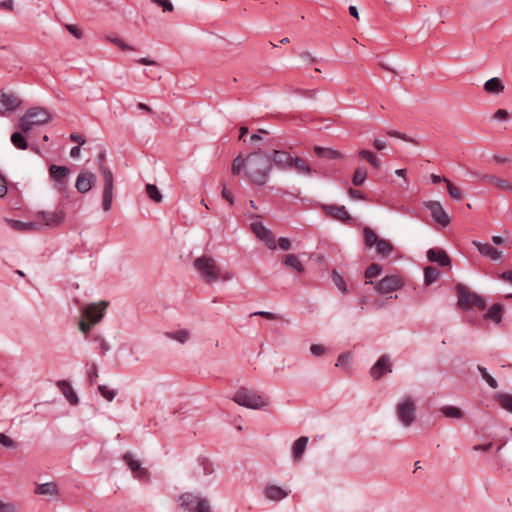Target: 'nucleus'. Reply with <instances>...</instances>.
<instances>
[{
    "instance_id": "nucleus-1",
    "label": "nucleus",
    "mask_w": 512,
    "mask_h": 512,
    "mask_svg": "<svg viewBox=\"0 0 512 512\" xmlns=\"http://www.w3.org/2000/svg\"><path fill=\"white\" fill-rule=\"evenodd\" d=\"M246 161L247 169L245 175L250 183L264 186L268 182L271 172V161H269L267 152L258 148L257 151L247 155Z\"/></svg>"
},
{
    "instance_id": "nucleus-2",
    "label": "nucleus",
    "mask_w": 512,
    "mask_h": 512,
    "mask_svg": "<svg viewBox=\"0 0 512 512\" xmlns=\"http://www.w3.org/2000/svg\"><path fill=\"white\" fill-rule=\"evenodd\" d=\"M194 268L199 272L202 280L206 284H213L218 280L228 281L232 278L229 272H222L216 261L207 255L196 258L193 262Z\"/></svg>"
},
{
    "instance_id": "nucleus-3",
    "label": "nucleus",
    "mask_w": 512,
    "mask_h": 512,
    "mask_svg": "<svg viewBox=\"0 0 512 512\" xmlns=\"http://www.w3.org/2000/svg\"><path fill=\"white\" fill-rule=\"evenodd\" d=\"M105 157L106 154L102 151L97 155L96 161L104 180L102 208L104 211H109L113 201L114 177L110 168L104 165Z\"/></svg>"
},
{
    "instance_id": "nucleus-4",
    "label": "nucleus",
    "mask_w": 512,
    "mask_h": 512,
    "mask_svg": "<svg viewBox=\"0 0 512 512\" xmlns=\"http://www.w3.org/2000/svg\"><path fill=\"white\" fill-rule=\"evenodd\" d=\"M456 293L458 297L457 305L463 311H468L473 307L479 310L486 308V300L483 296L472 292L467 286L462 283L456 285Z\"/></svg>"
},
{
    "instance_id": "nucleus-5",
    "label": "nucleus",
    "mask_w": 512,
    "mask_h": 512,
    "mask_svg": "<svg viewBox=\"0 0 512 512\" xmlns=\"http://www.w3.org/2000/svg\"><path fill=\"white\" fill-rule=\"evenodd\" d=\"M51 114L42 107H32L19 119L18 128L28 133L33 126H38L50 122Z\"/></svg>"
},
{
    "instance_id": "nucleus-6",
    "label": "nucleus",
    "mask_w": 512,
    "mask_h": 512,
    "mask_svg": "<svg viewBox=\"0 0 512 512\" xmlns=\"http://www.w3.org/2000/svg\"><path fill=\"white\" fill-rule=\"evenodd\" d=\"M233 401L240 406L250 409H261L268 404V400L256 391L241 387L233 396Z\"/></svg>"
},
{
    "instance_id": "nucleus-7",
    "label": "nucleus",
    "mask_w": 512,
    "mask_h": 512,
    "mask_svg": "<svg viewBox=\"0 0 512 512\" xmlns=\"http://www.w3.org/2000/svg\"><path fill=\"white\" fill-rule=\"evenodd\" d=\"M178 505L187 512H212L209 501L191 492H184L178 497Z\"/></svg>"
},
{
    "instance_id": "nucleus-8",
    "label": "nucleus",
    "mask_w": 512,
    "mask_h": 512,
    "mask_svg": "<svg viewBox=\"0 0 512 512\" xmlns=\"http://www.w3.org/2000/svg\"><path fill=\"white\" fill-rule=\"evenodd\" d=\"M396 414L399 421L405 427L412 425L416 418V405L412 397H403V399L396 406Z\"/></svg>"
},
{
    "instance_id": "nucleus-9",
    "label": "nucleus",
    "mask_w": 512,
    "mask_h": 512,
    "mask_svg": "<svg viewBox=\"0 0 512 512\" xmlns=\"http://www.w3.org/2000/svg\"><path fill=\"white\" fill-rule=\"evenodd\" d=\"M404 286V280L401 276L393 274L387 275L375 284V290L378 294H388L400 290Z\"/></svg>"
},
{
    "instance_id": "nucleus-10",
    "label": "nucleus",
    "mask_w": 512,
    "mask_h": 512,
    "mask_svg": "<svg viewBox=\"0 0 512 512\" xmlns=\"http://www.w3.org/2000/svg\"><path fill=\"white\" fill-rule=\"evenodd\" d=\"M69 174L70 169L66 166L52 164L49 167V176L55 182L56 188L61 193H66L67 177Z\"/></svg>"
},
{
    "instance_id": "nucleus-11",
    "label": "nucleus",
    "mask_w": 512,
    "mask_h": 512,
    "mask_svg": "<svg viewBox=\"0 0 512 512\" xmlns=\"http://www.w3.org/2000/svg\"><path fill=\"white\" fill-rule=\"evenodd\" d=\"M423 207L427 209L433 220L440 225L446 227L450 224L451 219L448 214L445 212L442 204L439 201H424Z\"/></svg>"
},
{
    "instance_id": "nucleus-12",
    "label": "nucleus",
    "mask_w": 512,
    "mask_h": 512,
    "mask_svg": "<svg viewBox=\"0 0 512 512\" xmlns=\"http://www.w3.org/2000/svg\"><path fill=\"white\" fill-rule=\"evenodd\" d=\"M269 161H271V168L275 166L279 170L287 171L292 169L293 156L287 151L274 149L272 152L267 153Z\"/></svg>"
},
{
    "instance_id": "nucleus-13",
    "label": "nucleus",
    "mask_w": 512,
    "mask_h": 512,
    "mask_svg": "<svg viewBox=\"0 0 512 512\" xmlns=\"http://www.w3.org/2000/svg\"><path fill=\"white\" fill-rule=\"evenodd\" d=\"M322 210L327 217L341 221L345 224H349L352 220L351 215L343 205L326 204L322 206Z\"/></svg>"
},
{
    "instance_id": "nucleus-14",
    "label": "nucleus",
    "mask_w": 512,
    "mask_h": 512,
    "mask_svg": "<svg viewBox=\"0 0 512 512\" xmlns=\"http://www.w3.org/2000/svg\"><path fill=\"white\" fill-rule=\"evenodd\" d=\"M22 101L13 92H2L0 94V116L5 115L7 112L15 111L20 107Z\"/></svg>"
},
{
    "instance_id": "nucleus-15",
    "label": "nucleus",
    "mask_w": 512,
    "mask_h": 512,
    "mask_svg": "<svg viewBox=\"0 0 512 512\" xmlns=\"http://www.w3.org/2000/svg\"><path fill=\"white\" fill-rule=\"evenodd\" d=\"M97 177L88 170H82L76 179L75 187L81 194L89 192L96 184Z\"/></svg>"
},
{
    "instance_id": "nucleus-16",
    "label": "nucleus",
    "mask_w": 512,
    "mask_h": 512,
    "mask_svg": "<svg viewBox=\"0 0 512 512\" xmlns=\"http://www.w3.org/2000/svg\"><path fill=\"white\" fill-rule=\"evenodd\" d=\"M251 229L254 234L265 243V245L271 249H276V241L274 234L267 229L261 222H255L251 224Z\"/></svg>"
},
{
    "instance_id": "nucleus-17",
    "label": "nucleus",
    "mask_w": 512,
    "mask_h": 512,
    "mask_svg": "<svg viewBox=\"0 0 512 512\" xmlns=\"http://www.w3.org/2000/svg\"><path fill=\"white\" fill-rule=\"evenodd\" d=\"M392 372L390 357L386 354L379 357L370 369V375L374 380H379L386 373Z\"/></svg>"
},
{
    "instance_id": "nucleus-18",
    "label": "nucleus",
    "mask_w": 512,
    "mask_h": 512,
    "mask_svg": "<svg viewBox=\"0 0 512 512\" xmlns=\"http://www.w3.org/2000/svg\"><path fill=\"white\" fill-rule=\"evenodd\" d=\"M101 307L96 304L87 305L83 309L84 317L91 322V324H97L104 316V310L107 307V302L103 301L100 303Z\"/></svg>"
},
{
    "instance_id": "nucleus-19",
    "label": "nucleus",
    "mask_w": 512,
    "mask_h": 512,
    "mask_svg": "<svg viewBox=\"0 0 512 512\" xmlns=\"http://www.w3.org/2000/svg\"><path fill=\"white\" fill-rule=\"evenodd\" d=\"M38 217L44 221L46 226L58 227L64 222L65 212L63 210L41 211L38 212Z\"/></svg>"
},
{
    "instance_id": "nucleus-20",
    "label": "nucleus",
    "mask_w": 512,
    "mask_h": 512,
    "mask_svg": "<svg viewBox=\"0 0 512 512\" xmlns=\"http://www.w3.org/2000/svg\"><path fill=\"white\" fill-rule=\"evenodd\" d=\"M427 258L432 263H437L438 265L445 267L450 266L451 260L443 249L440 248H431L427 251Z\"/></svg>"
},
{
    "instance_id": "nucleus-21",
    "label": "nucleus",
    "mask_w": 512,
    "mask_h": 512,
    "mask_svg": "<svg viewBox=\"0 0 512 512\" xmlns=\"http://www.w3.org/2000/svg\"><path fill=\"white\" fill-rule=\"evenodd\" d=\"M480 181L486 184H491L498 190L512 192V183L496 175L489 174L488 176H481Z\"/></svg>"
},
{
    "instance_id": "nucleus-22",
    "label": "nucleus",
    "mask_w": 512,
    "mask_h": 512,
    "mask_svg": "<svg viewBox=\"0 0 512 512\" xmlns=\"http://www.w3.org/2000/svg\"><path fill=\"white\" fill-rule=\"evenodd\" d=\"M472 244L477 248L481 255L488 257L493 261H497L501 257V252L488 243H481L480 241L474 240Z\"/></svg>"
},
{
    "instance_id": "nucleus-23",
    "label": "nucleus",
    "mask_w": 512,
    "mask_h": 512,
    "mask_svg": "<svg viewBox=\"0 0 512 512\" xmlns=\"http://www.w3.org/2000/svg\"><path fill=\"white\" fill-rule=\"evenodd\" d=\"M57 387L60 389L62 394L65 396L67 401L71 405H77L79 402L78 396L73 390L71 384L67 380H59L57 382Z\"/></svg>"
},
{
    "instance_id": "nucleus-24",
    "label": "nucleus",
    "mask_w": 512,
    "mask_h": 512,
    "mask_svg": "<svg viewBox=\"0 0 512 512\" xmlns=\"http://www.w3.org/2000/svg\"><path fill=\"white\" fill-rule=\"evenodd\" d=\"M124 461L126 462L129 469L138 477L144 478L147 475L146 469L141 467V462L134 459L131 453H126L123 456Z\"/></svg>"
},
{
    "instance_id": "nucleus-25",
    "label": "nucleus",
    "mask_w": 512,
    "mask_h": 512,
    "mask_svg": "<svg viewBox=\"0 0 512 512\" xmlns=\"http://www.w3.org/2000/svg\"><path fill=\"white\" fill-rule=\"evenodd\" d=\"M264 494L267 499L273 501H280L288 496V492L276 485H268L265 488Z\"/></svg>"
},
{
    "instance_id": "nucleus-26",
    "label": "nucleus",
    "mask_w": 512,
    "mask_h": 512,
    "mask_svg": "<svg viewBox=\"0 0 512 512\" xmlns=\"http://www.w3.org/2000/svg\"><path fill=\"white\" fill-rule=\"evenodd\" d=\"M504 307L499 303H494L484 314V319H489L496 324L501 323Z\"/></svg>"
},
{
    "instance_id": "nucleus-27",
    "label": "nucleus",
    "mask_w": 512,
    "mask_h": 512,
    "mask_svg": "<svg viewBox=\"0 0 512 512\" xmlns=\"http://www.w3.org/2000/svg\"><path fill=\"white\" fill-rule=\"evenodd\" d=\"M314 153L319 158H324V159L336 160V159L343 158L342 153H340L339 151L332 149V148H325V147H321V146H315Z\"/></svg>"
},
{
    "instance_id": "nucleus-28",
    "label": "nucleus",
    "mask_w": 512,
    "mask_h": 512,
    "mask_svg": "<svg viewBox=\"0 0 512 512\" xmlns=\"http://www.w3.org/2000/svg\"><path fill=\"white\" fill-rule=\"evenodd\" d=\"M308 443V437L301 436L294 443L292 447V455L295 461H299L306 449Z\"/></svg>"
},
{
    "instance_id": "nucleus-29",
    "label": "nucleus",
    "mask_w": 512,
    "mask_h": 512,
    "mask_svg": "<svg viewBox=\"0 0 512 512\" xmlns=\"http://www.w3.org/2000/svg\"><path fill=\"white\" fill-rule=\"evenodd\" d=\"M504 84L500 78L493 77L484 84V90L489 94H499L504 91Z\"/></svg>"
},
{
    "instance_id": "nucleus-30",
    "label": "nucleus",
    "mask_w": 512,
    "mask_h": 512,
    "mask_svg": "<svg viewBox=\"0 0 512 512\" xmlns=\"http://www.w3.org/2000/svg\"><path fill=\"white\" fill-rule=\"evenodd\" d=\"M7 222L10 226L17 231H35L38 230L40 224L37 222H22L19 220L9 219Z\"/></svg>"
},
{
    "instance_id": "nucleus-31",
    "label": "nucleus",
    "mask_w": 512,
    "mask_h": 512,
    "mask_svg": "<svg viewBox=\"0 0 512 512\" xmlns=\"http://www.w3.org/2000/svg\"><path fill=\"white\" fill-rule=\"evenodd\" d=\"M35 494L38 495H50V496H58V487L55 482H47L43 484H38L35 488Z\"/></svg>"
},
{
    "instance_id": "nucleus-32",
    "label": "nucleus",
    "mask_w": 512,
    "mask_h": 512,
    "mask_svg": "<svg viewBox=\"0 0 512 512\" xmlns=\"http://www.w3.org/2000/svg\"><path fill=\"white\" fill-rule=\"evenodd\" d=\"M362 235H363L364 245L367 248H372L381 239V238H379V236L376 234V232L372 228L367 227V226L362 229Z\"/></svg>"
},
{
    "instance_id": "nucleus-33",
    "label": "nucleus",
    "mask_w": 512,
    "mask_h": 512,
    "mask_svg": "<svg viewBox=\"0 0 512 512\" xmlns=\"http://www.w3.org/2000/svg\"><path fill=\"white\" fill-rule=\"evenodd\" d=\"M375 250L380 257H387L394 251V246L389 240L381 238L375 245Z\"/></svg>"
},
{
    "instance_id": "nucleus-34",
    "label": "nucleus",
    "mask_w": 512,
    "mask_h": 512,
    "mask_svg": "<svg viewBox=\"0 0 512 512\" xmlns=\"http://www.w3.org/2000/svg\"><path fill=\"white\" fill-rule=\"evenodd\" d=\"M283 264L297 273H302L304 271V266L295 254L285 255Z\"/></svg>"
},
{
    "instance_id": "nucleus-35",
    "label": "nucleus",
    "mask_w": 512,
    "mask_h": 512,
    "mask_svg": "<svg viewBox=\"0 0 512 512\" xmlns=\"http://www.w3.org/2000/svg\"><path fill=\"white\" fill-rule=\"evenodd\" d=\"M494 400L506 411L512 413V395L508 393H496Z\"/></svg>"
},
{
    "instance_id": "nucleus-36",
    "label": "nucleus",
    "mask_w": 512,
    "mask_h": 512,
    "mask_svg": "<svg viewBox=\"0 0 512 512\" xmlns=\"http://www.w3.org/2000/svg\"><path fill=\"white\" fill-rule=\"evenodd\" d=\"M382 271L383 268L378 263H372L371 265H369L364 272V276L367 279L366 284H373L372 278L380 276Z\"/></svg>"
},
{
    "instance_id": "nucleus-37",
    "label": "nucleus",
    "mask_w": 512,
    "mask_h": 512,
    "mask_svg": "<svg viewBox=\"0 0 512 512\" xmlns=\"http://www.w3.org/2000/svg\"><path fill=\"white\" fill-rule=\"evenodd\" d=\"M24 132H22L21 130L20 131H15L12 133L11 135V143L17 148V149H20V150H26L28 148V141L26 139V137L23 135Z\"/></svg>"
},
{
    "instance_id": "nucleus-38",
    "label": "nucleus",
    "mask_w": 512,
    "mask_h": 512,
    "mask_svg": "<svg viewBox=\"0 0 512 512\" xmlns=\"http://www.w3.org/2000/svg\"><path fill=\"white\" fill-rule=\"evenodd\" d=\"M359 157L361 159L366 160L373 168L379 169L381 166V163L377 156L371 152L370 150L361 149L358 153Z\"/></svg>"
},
{
    "instance_id": "nucleus-39",
    "label": "nucleus",
    "mask_w": 512,
    "mask_h": 512,
    "mask_svg": "<svg viewBox=\"0 0 512 512\" xmlns=\"http://www.w3.org/2000/svg\"><path fill=\"white\" fill-rule=\"evenodd\" d=\"M440 272L436 267L427 266L424 268V283L431 285L438 280Z\"/></svg>"
},
{
    "instance_id": "nucleus-40",
    "label": "nucleus",
    "mask_w": 512,
    "mask_h": 512,
    "mask_svg": "<svg viewBox=\"0 0 512 512\" xmlns=\"http://www.w3.org/2000/svg\"><path fill=\"white\" fill-rule=\"evenodd\" d=\"M441 412L447 418L460 419L463 417L461 409L452 405H445L441 407Z\"/></svg>"
},
{
    "instance_id": "nucleus-41",
    "label": "nucleus",
    "mask_w": 512,
    "mask_h": 512,
    "mask_svg": "<svg viewBox=\"0 0 512 512\" xmlns=\"http://www.w3.org/2000/svg\"><path fill=\"white\" fill-rule=\"evenodd\" d=\"M295 168L298 173L311 174L312 168L300 157H293L292 168Z\"/></svg>"
},
{
    "instance_id": "nucleus-42",
    "label": "nucleus",
    "mask_w": 512,
    "mask_h": 512,
    "mask_svg": "<svg viewBox=\"0 0 512 512\" xmlns=\"http://www.w3.org/2000/svg\"><path fill=\"white\" fill-rule=\"evenodd\" d=\"M367 178V170L365 167H358L354 171L353 177H352V184L354 186H361Z\"/></svg>"
},
{
    "instance_id": "nucleus-43",
    "label": "nucleus",
    "mask_w": 512,
    "mask_h": 512,
    "mask_svg": "<svg viewBox=\"0 0 512 512\" xmlns=\"http://www.w3.org/2000/svg\"><path fill=\"white\" fill-rule=\"evenodd\" d=\"M331 278L334 283V285L344 294L348 293V287L347 284L342 277L336 270H333L331 273Z\"/></svg>"
},
{
    "instance_id": "nucleus-44",
    "label": "nucleus",
    "mask_w": 512,
    "mask_h": 512,
    "mask_svg": "<svg viewBox=\"0 0 512 512\" xmlns=\"http://www.w3.org/2000/svg\"><path fill=\"white\" fill-rule=\"evenodd\" d=\"M166 336L183 344L188 341L190 333L187 330L180 329L175 332H167Z\"/></svg>"
},
{
    "instance_id": "nucleus-45",
    "label": "nucleus",
    "mask_w": 512,
    "mask_h": 512,
    "mask_svg": "<svg viewBox=\"0 0 512 512\" xmlns=\"http://www.w3.org/2000/svg\"><path fill=\"white\" fill-rule=\"evenodd\" d=\"M198 464L202 469V474L204 476H209L214 473V465L213 463L206 457H200L198 459Z\"/></svg>"
},
{
    "instance_id": "nucleus-46",
    "label": "nucleus",
    "mask_w": 512,
    "mask_h": 512,
    "mask_svg": "<svg viewBox=\"0 0 512 512\" xmlns=\"http://www.w3.org/2000/svg\"><path fill=\"white\" fill-rule=\"evenodd\" d=\"M477 370L481 374L482 378L487 382V384L492 389L498 388L497 380L488 373V371H487V369L485 367L478 365L477 366Z\"/></svg>"
},
{
    "instance_id": "nucleus-47",
    "label": "nucleus",
    "mask_w": 512,
    "mask_h": 512,
    "mask_svg": "<svg viewBox=\"0 0 512 512\" xmlns=\"http://www.w3.org/2000/svg\"><path fill=\"white\" fill-rule=\"evenodd\" d=\"M146 193L148 197L156 203L162 201V194L160 193L158 187L154 184L146 185Z\"/></svg>"
},
{
    "instance_id": "nucleus-48",
    "label": "nucleus",
    "mask_w": 512,
    "mask_h": 512,
    "mask_svg": "<svg viewBox=\"0 0 512 512\" xmlns=\"http://www.w3.org/2000/svg\"><path fill=\"white\" fill-rule=\"evenodd\" d=\"M245 166L247 167L246 158L240 154L233 160L231 171L234 175H238Z\"/></svg>"
},
{
    "instance_id": "nucleus-49",
    "label": "nucleus",
    "mask_w": 512,
    "mask_h": 512,
    "mask_svg": "<svg viewBox=\"0 0 512 512\" xmlns=\"http://www.w3.org/2000/svg\"><path fill=\"white\" fill-rule=\"evenodd\" d=\"M445 183L447 185V190L450 197L456 201H460L462 199L461 190L457 186H455L450 180H445Z\"/></svg>"
},
{
    "instance_id": "nucleus-50",
    "label": "nucleus",
    "mask_w": 512,
    "mask_h": 512,
    "mask_svg": "<svg viewBox=\"0 0 512 512\" xmlns=\"http://www.w3.org/2000/svg\"><path fill=\"white\" fill-rule=\"evenodd\" d=\"M387 135H389L390 137H394V138H399L403 141H406V142H410L414 145H419V141H417L416 139L412 138V137H409L407 136L406 134L404 133H401L399 131H396V130H389L386 132Z\"/></svg>"
},
{
    "instance_id": "nucleus-51",
    "label": "nucleus",
    "mask_w": 512,
    "mask_h": 512,
    "mask_svg": "<svg viewBox=\"0 0 512 512\" xmlns=\"http://www.w3.org/2000/svg\"><path fill=\"white\" fill-rule=\"evenodd\" d=\"M108 40L110 42H112L113 44H115L122 51H134L135 50V48L133 46L128 45L120 38L108 36Z\"/></svg>"
},
{
    "instance_id": "nucleus-52",
    "label": "nucleus",
    "mask_w": 512,
    "mask_h": 512,
    "mask_svg": "<svg viewBox=\"0 0 512 512\" xmlns=\"http://www.w3.org/2000/svg\"><path fill=\"white\" fill-rule=\"evenodd\" d=\"M98 391L101 394V396L109 402H111L116 395L115 391L109 389L106 385H99Z\"/></svg>"
},
{
    "instance_id": "nucleus-53",
    "label": "nucleus",
    "mask_w": 512,
    "mask_h": 512,
    "mask_svg": "<svg viewBox=\"0 0 512 512\" xmlns=\"http://www.w3.org/2000/svg\"><path fill=\"white\" fill-rule=\"evenodd\" d=\"M0 444L11 449L17 447V443L4 433H0Z\"/></svg>"
},
{
    "instance_id": "nucleus-54",
    "label": "nucleus",
    "mask_w": 512,
    "mask_h": 512,
    "mask_svg": "<svg viewBox=\"0 0 512 512\" xmlns=\"http://www.w3.org/2000/svg\"><path fill=\"white\" fill-rule=\"evenodd\" d=\"M90 339L92 341L98 342L99 347L103 353H106L110 350V345L100 335H92Z\"/></svg>"
},
{
    "instance_id": "nucleus-55",
    "label": "nucleus",
    "mask_w": 512,
    "mask_h": 512,
    "mask_svg": "<svg viewBox=\"0 0 512 512\" xmlns=\"http://www.w3.org/2000/svg\"><path fill=\"white\" fill-rule=\"evenodd\" d=\"M250 316H261L267 320H278V319H281V317L278 315V314H275V313H272V312H268V311H257V312H254L252 314H250Z\"/></svg>"
},
{
    "instance_id": "nucleus-56",
    "label": "nucleus",
    "mask_w": 512,
    "mask_h": 512,
    "mask_svg": "<svg viewBox=\"0 0 512 512\" xmlns=\"http://www.w3.org/2000/svg\"><path fill=\"white\" fill-rule=\"evenodd\" d=\"M152 2L162 7L163 12H172L174 9L170 0H152Z\"/></svg>"
},
{
    "instance_id": "nucleus-57",
    "label": "nucleus",
    "mask_w": 512,
    "mask_h": 512,
    "mask_svg": "<svg viewBox=\"0 0 512 512\" xmlns=\"http://www.w3.org/2000/svg\"><path fill=\"white\" fill-rule=\"evenodd\" d=\"M66 30L71 33L74 37L77 39H81L83 37L82 31L78 28L77 25L74 24H66L65 25Z\"/></svg>"
},
{
    "instance_id": "nucleus-58",
    "label": "nucleus",
    "mask_w": 512,
    "mask_h": 512,
    "mask_svg": "<svg viewBox=\"0 0 512 512\" xmlns=\"http://www.w3.org/2000/svg\"><path fill=\"white\" fill-rule=\"evenodd\" d=\"M310 352H311L312 355H314L316 357H320V356L325 354L326 349L322 345L312 344L310 346Z\"/></svg>"
},
{
    "instance_id": "nucleus-59",
    "label": "nucleus",
    "mask_w": 512,
    "mask_h": 512,
    "mask_svg": "<svg viewBox=\"0 0 512 512\" xmlns=\"http://www.w3.org/2000/svg\"><path fill=\"white\" fill-rule=\"evenodd\" d=\"M348 195L355 200H367V196L363 192L353 188L348 189Z\"/></svg>"
},
{
    "instance_id": "nucleus-60",
    "label": "nucleus",
    "mask_w": 512,
    "mask_h": 512,
    "mask_svg": "<svg viewBox=\"0 0 512 512\" xmlns=\"http://www.w3.org/2000/svg\"><path fill=\"white\" fill-rule=\"evenodd\" d=\"M7 181L5 176L0 172V198H3L7 194Z\"/></svg>"
},
{
    "instance_id": "nucleus-61",
    "label": "nucleus",
    "mask_w": 512,
    "mask_h": 512,
    "mask_svg": "<svg viewBox=\"0 0 512 512\" xmlns=\"http://www.w3.org/2000/svg\"><path fill=\"white\" fill-rule=\"evenodd\" d=\"M278 246L280 247V249L287 251L291 248V241L287 237H280L278 239Z\"/></svg>"
},
{
    "instance_id": "nucleus-62",
    "label": "nucleus",
    "mask_w": 512,
    "mask_h": 512,
    "mask_svg": "<svg viewBox=\"0 0 512 512\" xmlns=\"http://www.w3.org/2000/svg\"><path fill=\"white\" fill-rule=\"evenodd\" d=\"M350 361V355L349 354H341L338 356V359H337V362H336V366L337 367H345L346 365H348Z\"/></svg>"
},
{
    "instance_id": "nucleus-63",
    "label": "nucleus",
    "mask_w": 512,
    "mask_h": 512,
    "mask_svg": "<svg viewBox=\"0 0 512 512\" xmlns=\"http://www.w3.org/2000/svg\"><path fill=\"white\" fill-rule=\"evenodd\" d=\"M493 118L496 120H507L509 118V113L505 109H498L494 113Z\"/></svg>"
},
{
    "instance_id": "nucleus-64",
    "label": "nucleus",
    "mask_w": 512,
    "mask_h": 512,
    "mask_svg": "<svg viewBox=\"0 0 512 512\" xmlns=\"http://www.w3.org/2000/svg\"><path fill=\"white\" fill-rule=\"evenodd\" d=\"M0 512H17V510L13 504L4 503L0 500Z\"/></svg>"
}]
</instances>
